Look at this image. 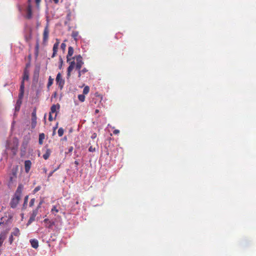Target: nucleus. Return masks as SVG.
I'll return each instance as SVG.
<instances>
[{
  "label": "nucleus",
  "mask_w": 256,
  "mask_h": 256,
  "mask_svg": "<svg viewBox=\"0 0 256 256\" xmlns=\"http://www.w3.org/2000/svg\"><path fill=\"white\" fill-rule=\"evenodd\" d=\"M37 6H38L41 0H35Z\"/></svg>",
  "instance_id": "nucleus-43"
},
{
  "label": "nucleus",
  "mask_w": 256,
  "mask_h": 256,
  "mask_svg": "<svg viewBox=\"0 0 256 256\" xmlns=\"http://www.w3.org/2000/svg\"><path fill=\"white\" fill-rule=\"evenodd\" d=\"M22 188L23 186L22 184H20L17 188V190L14 195L16 196H18V197L21 198Z\"/></svg>",
  "instance_id": "nucleus-13"
},
{
  "label": "nucleus",
  "mask_w": 256,
  "mask_h": 256,
  "mask_svg": "<svg viewBox=\"0 0 256 256\" xmlns=\"http://www.w3.org/2000/svg\"><path fill=\"white\" fill-rule=\"evenodd\" d=\"M36 108H35L32 114V124L31 126L32 129L34 128L36 125Z\"/></svg>",
  "instance_id": "nucleus-6"
},
{
  "label": "nucleus",
  "mask_w": 256,
  "mask_h": 256,
  "mask_svg": "<svg viewBox=\"0 0 256 256\" xmlns=\"http://www.w3.org/2000/svg\"><path fill=\"white\" fill-rule=\"evenodd\" d=\"M76 204H78V202H76Z\"/></svg>",
  "instance_id": "nucleus-53"
},
{
  "label": "nucleus",
  "mask_w": 256,
  "mask_h": 256,
  "mask_svg": "<svg viewBox=\"0 0 256 256\" xmlns=\"http://www.w3.org/2000/svg\"><path fill=\"white\" fill-rule=\"evenodd\" d=\"M17 170H18V168L17 167L15 169L13 168L12 170V174L14 178H16V177Z\"/></svg>",
  "instance_id": "nucleus-29"
},
{
  "label": "nucleus",
  "mask_w": 256,
  "mask_h": 256,
  "mask_svg": "<svg viewBox=\"0 0 256 256\" xmlns=\"http://www.w3.org/2000/svg\"><path fill=\"white\" fill-rule=\"evenodd\" d=\"M78 32L76 31L72 32V36L75 40L76 42L78 40Z\"/></svg>",
  "instance_id": "nucleus-23"
},
{
  "label": "nucleus",
  "mask_w": 256,
  "mask_h": 256,
  "mask_svg": "<svg viewBox=\"0 0 256 256\" xmlns=\"http://www.w3.org/2000/svg\"><path fill=\"white\" fill-rule=\"evenodd\" d=\"M61 49L63 51H64L66 48V44L64 43H62L60 46Z\"/></svg>",
  "instance_id": "nucleus-35"
},
{
  "label": "nucleus",
  "mask_w": 256,
  "mask_h": 256,
  "mask_svg": "<svg viewBox=\"0 0 256 256\" xmlns=\"http://www.w3.org/2000/svg\"><path fill=\"white\" fill-rule=\"evenodd\" d=\"M43 222L44 223V226L46 228H50L54 224V222L51 221L48 218H45Z\"/></svg>",
  "instance_id": "nucleus-10"
},
{
  "label": "nucleus",
  "mask_w": 256,
  "mask_h": 256,
  "mask_svg": "<svg viewBox=\"0 0 256 256\" xmlns=\"http://www.w3.org/2000/svg\"><path fill=\"white\" fill-rule=\"evenodd\" d=\"M90 91V88L88 86H86L83 90V94H86Z\"/></svg>",
  "instance_id": "nucleus-27"
},
{
  "label": "nucleus",
  "mask_w": 256,
  "mask_h": 256,
  "mask_svg": "<svg viewBox=\"0 0 256 256\" xmlns=\"http://www.w3.org/2000/svg\"><path fill=\"white\" fill-rule=\"evenodd\" d=\"M26 18L28 20H30L32 18V6L30 4H29L26 8Z\"/></svg>",
  "instance_id": "nucleus-8"
},
{
  "label": "nucleus",
  "mask_w": 256,
  "mask_h": 256,
  "mask_svg": "<svg viewBox=\"0 0 256 256\" xmlns=\"http://www.w3.org/2000/svg\"><path fill=\"white\" fill-rule=\"evenodd\" d=\"M55 4H58V2L59 0H52Z\"/></svg>",
  "instance_id": "nucleus-46"
},
{
  "label": "nucleus",
  "mask_w": 256,
  "mask_h": 256,
  "mask_svg": "<svg viewBox=\"0 0 256 256\" xmlns=\"http://www.w3.org/2000/svg\"><path fill=\"white\" fill-rule=\"evenodd\" d=\"M54 78H52L51 76H49L47 84V87L48 88L54 82Z\"/></svg>",
  "instance_id": "nucleus-24"
},
{
  "label": "nucleus",
  "mask_w": 256,
  "mask_h": 256,
  "mask_svg": "<svg viewBox=\"0 0 256 256\" xmlns=\"http://www.w3.org/2000/svg\"><path fill=\"white\" fill-rule=\"evenodd\" d=\"M96 136H97V134L96 133L94 132L91 136V138L92 139H94L96 138Z\"/></svg>",
  "instance_id": "nucleus-38"
},
{
  "label": "nucleus",
  "mask_w": 256,
  "mask_h": 256,
  "mask_svg": "<svg viewBox=\"0 0 256 256\" xmlns=\"http://www.w3.org/2000/svg\"><path fill=\"white\" fill-rule=\"evenodd\" d=\"M58 46H59L58 45V44H54L53 48H52L53 54L52 56V58H54L56 56V54H57L58 50Z\"/></svg>",
  "instance_id": "nucleus-17"
},
{
  "label": "nucleus",
  "mask_w": 256,
  "mask_h": 256,
  "mask_svg": "<svg viewBox=\"0 0 256 256\" xmlns=\"http://www.w3.org/2000/svg\"><path fill=\"white\" fill-rule=\"evenodd\" d=\"M34 202H35L34 198H32L30 200V204H29V206L30 207H32L34 205Z\"/></svg>",
  "instance_id": "nucleus-33"
},
{
  "label": "nucleus",
  "mask_w": 256,
  "mask_h": 256,
  "mask_svg": "<svg viewBox=\"0 0 256 256\" xmlns=\"http://www.w3.org/2000/svg\"><path fill=\"white\" fill-rule=\"evenodd\" d=\"M38 209H34L32 210L30 218L28 222L27 225L31 224L35 220L36 216L38 214Z\"/></svg>",
  "instance_id": "nucleus-5"
},
{
  "label": "nucleus",
  "mask_w": 256,
  "mask_h": 256,
  "mask_svg": "<svg viewBox=\"0 0 256 256\" xmlns=\"http://www.w3.org/2000/svg\"><path fill=\"white\" fill-rule=\"evenodd\" d=\"M24 92V84L23 82H21L20 89V93L18 94V100H22Z\"/></svg>",
  "instance_id": "nucleus-9"
},
{
  "label": "nucleus",
  "mask_w": 256,
  "mask_h": 256,
  "mask_svg": "<svg viewBox=\"0 0 256 256\" xmlns=\"http://www.w3.org/2000/svg\"><path fill=\"white\" fill-rule=\"evenodd\" d=\"M38 50H39V44L38 42L36 43V47H35V53L36 56L38 55Z\"/></svg>",
  "instance_id": "nucleus-30"
},
{
  "label": "nucleus",
  "mask_w": 256,
  "mask_h": 256,
  "mask_svg": "<svg viewBox=\"0 0 256 256\" xmlns=\"http://www.w3.org/2000/svg\"><path fill=\"white\" fill-rule=\"evenodd\" d=\"M22 104V100H17L16 106H15V111L18 112L20 110V106Z\"/></svg>",
  "instance_id": "nucleus-21"
},
{
  "label": "nucleus",
  "mask_w": 256,
  "mask_h": 256,
  "mask_svg": "<svg viewBox=\"0 0 256 256\" xmlns=\"http://www.w3.org/2000/svg\"><path fill=\"white\" fill-rule=\"evenodd\" d=\"M64 129L62 128H60L58 130V134L59 136H62V135L64 134Z\"/></svg>",
  "instance_id": "nucleus-28"
},
{
  "label": "nucleus",
  "mask_w": 256,
  "mask_h": 256,
  "mask_svg": "<svg viewBox=\"0 0 256 256\" xmlns=\"http://www.w3.org/2000/svg\"><path fill=\"white\" fill-rule=\"evenodd\" d=\"M53 172H51L50 174H49V176H52V173H53Z\"/></svg>",
  "instance_id": "nucleus-49"
},
{
  "label": "nucleus",
  "mask_w": 256,
  "mask_h": 256,
  "mask_svg": "<svg viewBox=\"0 0 256 256\" xmlns=\"http://www.w3.org/2000/svg\"><path fill=\"white\" fill-rule=\"evenodd\" d=\"M45 138V134L44 133H41L39 134L38 143L40 145L43 144L44 140Z\"/></svg>",
  "instance_id": "nucleus-20"
},
{
  "label": "nucleus",
  "mask_w": 256,
  "mask_h": 256,
  "mask_svg": "<svg viewBox=\"0 0 256 256\" xmlns=\"http://www.w3.org/2000/svg\"><path fill=\"white\" fill-rule=\"evenodd\" d=\"M20 199V197H18V196H16L14 195V196L11 200V202L10 203V206L12 208H16L19 202Z\"/></svg>",
  "instance_id": "nucleus-7"
},
{
  "label": "nucleus",
  "mask_w": 256,
  "mask_h": 256,
  "mask_svg": "<svg viewBox=\"0 0 256 256\" xmlns=\"http://www.w3.org/2000/svg\"><path fill=\"white\" fill-rule=\"evenodd\" d=\"M60 68L62 66V62H63L62 59L60 56Z\"/></svg>",
  "instance_id": "nucleus-41"
},
{
  "label": "nucleus",
  "mask_w": 256,
  "mask_h": 256,
  "mask_svg": "<svg viewBox=\"0 0 256 256\" xmlns=\"http://www.w3.org/2000/svg\"><path fill=\"white\" fill-rule=\"evenodd\" d=\"M120 133V130H115L113 132V134H117Z\"/></svg>",
  "instance_id": "nucleus-40"
},
{
  "label": "nucleus",
  "mask_w": 256,
  "mask_h": 256,
  "mask_svg": "<svg viewBox=\"0 0 256 256\" xmlns=\"http://www.w3.org/2000/svg\"><path fill=\"white\" fill-rule=\"evenodd\" d=\"M88 151L90 152H94L96 151V148H94L93 146H90L89 148H88Z\"/></svg>",
  "instance_id": "nucleus-36"
},
{
  "label": "nucleus",
  "mask_w": 256,
  "mask_h": 256,
  "mask_svg": "<svg viewBox=\"0 0 256 256\" xmlns=\"http://www.w3.org/2000/svg\"><path fill=\"white\" fill-rule=\"evenodd\" d=\"M43 202H44V200H40V202H39V204H40V205H42V204H43Z\"/></svg>",
  "instance_id": "nucleus-47"
},
{
  "label": "nucleus",
  "mask_w": 256,
  "mask_h": 256,
  "mask_svg": "<svg viewBox=\"0 0 256 256\" xmlns=\"http://www.w3.org/2000/svg\"><path fill=\"white\" fill-rule=\"evenodd\" d=\"M78 98L79 100L81 102H83L85 100V96H84V94H79L78 96Z\"/></svg>",
  "instance_id": "nucleus-26"
},
{
  "label": "nucleus",
  "mask_w": 256,
  "mask_h": 256,
  "mask_svg": "<svg viewBox=\"0 0 256 256\" xmlns=\"http://www.w3.org/2000/svg\"><path fill=\"white\" fill-rule=\"evenodd\" d=\"M41 188V186H38L34 188V189L33 190V194H34L36 192H37L38 191H39Z\"/></svg>",
  "instance_id": "nucleus-31"
},
{
  "label": "nucleus",
  "mask_w": 256,
  "mask_h": 256,
  "mask_svg": "<svg viewBox=\"0 0 256 256\" xmlns=\"http://www.w3.org/2000/svg\"><path fill=\"white\" fill-rule=\"evenodd\" d=\"M32 246L34 248H37L38 246V242L37 240L32 239L30 240Z\"/></svg>",
  "instance_id": "nucleus-14"
},
{
  "label": "nucleus",
  "mask_w": 256,
  "mask_h": 256,
  "mask_svg": "<svg viewBox=\"0 0 256 256\" xmlns=\"http://www.w3.org/2000/svg\"><path fill=\"white\" fill-rule=\"evenodd\" d=\"M14 236H12V234L10 235V236L9 238V242L10 243V244H12V242H13L14 241V238H13Z\"/></svg>",
  "instance_id": "nucleus-37"
},
{
  "label": "nucleus",
  "mask_w": 256,
  "mask_h": 256,
  "mask_svg": "<svg viewBox=\"0 0 256 256\" xmlns=\"http://www.w3.org/2000/svg\"><path fill=\"white\" fill-rule=\"evenodd\" d=\"M56 81L60 88L62 90L64 84V80L62 78V76L60 72L58 74Z\"/></svg>",
  "instance_id": "nucleus-4"
},
{
  "label": "nucleus",
  "mask_w": 256,
  "mask_h": 256,
  "mask_svg": "<svg viewBox=\"0 0 256 256\" xmlns=\"http://www.w3.org/2000/svg\"><path fill=\"white\" fill-rule=\"evenodd\" d=\"M99 112V110L98 109L96 110L95 113L98 114Z\"/></svg>",
  "instance_id": "nucleus-48"
},
{
  "label": "nucleus",
  "mask_w": 256,
  "mask_h": 256,
  "mask_svg": "<svg viewBox=\"0 0 256 256\" xmlns=\"http://www.w3.org/2000/svg\"><path fill=\"white\" fill-rule=\"evenodd\" d=\"M49 32L48 24H47L45 26L43 32L42 42L44 44H46L48 41Z\"/></svg>",
  "instance_id": "nucleus-3"
},
{
  "label": "nucleus",
  "mask_w": 256,
  "mask_h": 256,
  "mask_svg": "<svg viewBox=\"0 0 256 256\" xmlns=\"http://www.w3.org/2000/svg\"><path fill=\"white\" fill-rule=\"evenodd\" d=\"M56 128H57V126H55V128H54V130H55V129H56Z\"/></svg>",
  "instance_id": "nucleus-52"
},
{
  "label": "nucleus",
  "mask_w": 256,
  "mask_h": 256,
  "mask_svg": "<svg viewBox=\"0 0 256 256\" xmlns=\"http://www.w3.org/2000/svg\"><path fill=\"white\" fill-rule=\"evenodd\" d=\"M75 164H78V162H76H76H75Z\"/></svg>",
  "instance_id": "nucleus-51"
},
{
  "label": "nucleus",
  "mask_w": 256,
  "mask_h": 256,
  "mask_svg": "<svg viewBox=\"0 0 256 256\" xmlns=\"http://www.w3.org/2000/svg\"><path fill=\"white\" fill-rule=\"evenodd\" d=\"M31 38V36H26V40L27 42H28Z\"/></svg>",
  "instance_id": "nucleus-42"
},
{
  "label": "nucleus",
  "mask_w": 256,
  "mask_h": 256,
  "mask_svg": "<svg viewBox=\"0 0 256 256\" xmlns=\"http://www.w3.org/2000/svg\"><path fill=\"white\" fill-rule=\"evenodd\" d=\"M8 231L4 230L0 234V247L2 246L4 241L6 238Z\"/></svg>",
  "instance_id": "nucleus-11"
},
{
  "label": "nucleus",
  "mask_w": 256,
  "mask_h": 256,
  "mask_svg": "<svg viewBox=\"0 0 256 256\" xmlns=\"http://www.w3.org/2000/svg\"><path fill=\"white\" fill-rule=\"evenodd\" d=\"M11 234L14 236H18L20 234L19 229L17 228H15Z\"/></svg>",
  "instance_id": "nucleus-22"
},
{
  "label": "nucleus",
  "mask_w": 256,
  "mask_h": 256,
  "mask_svg": "<svg viewBox=\"0 0 256 256\" xmlns=\"http://www.w3.org/2000/svg\"><path fill=\"white\" fill-rule=\"evenodd\" d=\"M51 212H58V209H57L56 206H52V208Z\"/></svg>",
  "instance_id": "nucleus-34"
},
{
  "label": "nucleus",
  "mask_w": 256,
  "mask_h": 256,
  "mask_svg": "<svg viewBox=\"0 0 256 256\" xmlns=\"http://www.w3.org/2000/svg\"><path fill=\"white\" fill-rule=\"evenodd\" d=\"M12 178H13V177H12V176H10V180L11 182H12Z\"/></svg>",
  "instance_id": "nucleus-50"
},
{
  "label": "nucleus",
  "mask_w": 256,
  "mask_h": 256,
  "mask_svg": "<svg viewBox=\"0 0 256 256\" xmlns=\"http://www.w3.org/2000/svg\"><path fill=\"white\" fill-rule=\"evenodd\" d=\"M29 78L28 73L26 70H24L23 74L22 80L21 82L24 84L25 80H28Z\"/></svg>",
  "instance_id": "nucleus-19"
},
{
  "label": "nucleus",
  "mask_w": 256,
  "mask_h": 256,
  "mask_svg": "<svg viewBox=\"0 0 256 256\" xmlns=\"http://www.w3.org/2000/svg\"><path fill=\"white\" fill-rule=\"evenodd\" d=\"M51 152H52L50 148H47L45 154H44L42 156L43 158L45 160H48L49 158V157L51 154Z\"/></svg>",
  "instance_id": "nucleus-16"
},
{
  "label": "nucleus",
  "mask_w": 256,
  "mask_h": 256,
  "mask_svg": "<svg viewBox=\"0 0 256 256\" xmlns=\"http://www.w3.org/2000/svg\"><path fill=\"white\" fill-rule=\"evenodd\" d=\"M74 54V48L72 46H69L68 48V52L67 54V61L68 62L70 60V56H72Z\"/></svg>",
  "instance_id": "nucleus-15"
},
{
  "label": "nucleus",
  "mask_w": 256,
  "mask_h": 256,
  "mask_svg": "<svg viewBox=\"0 0 256 256\" xmlns=\"http://www.w3.org/2000/svg\"><path fill=\"white\" fill-rule=\"evenodd\" d=\"M28 198V196H25L24 199V204H23L24 206H25L27 204Z\"/></svg>",
  "instance_id": "nucleus-32"
},
{
  "label": "nucleus",
  "mask_w": 256,
  "mask_h": 256,
  "mask_svg": "<svg viewBox=\"0 0 256 256\" xmlns=\"http://www.w3.org/2000/svg\"><path fill=\"white\" fill-rule=\"evenodd\" d=\"M29 0V2L30 1V0Z\"/></svg>",
  "instance_id": "nucleus-54"
},
{
  "label": "nucleus",
  "mask_w": 256,
  "mask_h": 256,
  "mask_svg": "<svg viewBox=\"0 0 256 256\" xmlns=\"http://www.w3.org/2000/svg\"><path fill=\"white\" fill-rule=\"evenodd\" d=\"M18 142L17 138H14L12 140H8L6 146V150H10L12 156H14L18 152Z\"/></svg>",
  "instance_id": "nucleus-2"
},
{
  "label": "nucleus",
  "mask_w": 256,
  "mask_h": 256,
  "mask_svg": "<svg viewBox=\"0 0 256 256\" xmlns=\"http://www.w3.org/2000/svg\"><path fill=\"white\" fill-rule=\"evenodd\" d=\"M60 43V40H58V39L56 38V42H55V44H58V46H59Z\"/></svg>",
  "instance_id": "nucleus-44"
},
{
  "label": "nucleus",
  "mask_w": 256,
  "mask_h": 256,
  "mask_svg": "<svg viewBox=\"0 0 256 256\" xmlns=\"http://www.w3.org/2000/svg\"><path fill=\"white\" fill-rule=\"evenodd\" d=\"M41 206L42 205H40V204H38V206H37L36 209H38V210L41 208Z\"/></svg>",
  "instance_id": "nucleus-45"
},
{
  "label": "nucleus",
  "mask_w": 256,
  "mask_h": 256,
  "mask_svg": "<svg viewBox=\"0 0 256 256\" xmlns=\"http://www.w3.org/2000/svg\"><path fill=\"white\" fill-rule=\"evenodd\" d=\"M60 108V105L58 104L56 105L53 104L50 108V113L53 114L56 112V109Z\"/></svg>",
  "instance_id": "nucleus-18"
},
{
  "label": "nucleus",
  "mask_w": 256,
  "mask_h": 256,
  "mask_svg": "<svg viewBox=\"0 0 256 256\" xmlns=\"http://www.w3.org/2000/svg\"><path fill=\"white\" fill-rule=\"evenodd\" d=\"M88 72V70L86 68H84L82 70H78V77L80 78L82 74H84L85 72Z\"/></svg>",
  "instance_id": "nucleus-25"
},
{
  "label": "nucleus",
  "mask_w": 256,
  "mask_h": 256,
  "mask_svg": "<svg viewBox=\"0 0 256 256\" xmlns=\"http://www.w3.org/2000/svg\"><path fill=\"white\" fill-rule=\"evenodd\" d=\"M73 59H76V62L74 60H73L70 63V66H68L67 70V77L68 78H70V73L72 71L74 68V66H76V70H80L82 68V65L84 64V62L82 61V56L79 54L75 56L72 58Z\"/></svg>",
  "instance_id": "nucleus-1"
},
{
  "label": "nucleus",
  "mask_w": 256,
  "mask_h": 256,
  "mask_svg": "<svg viewBox=\"0 0 256 256\" xmlns=\"http://www.w3.org/2000/svg\"><path fill=\"white\" fill-rule=\"evenodd\" d=\"M52 114H50H50H49L48 120H49L50 122H52V120H53V118H52Z\"/></svg>",
  "instance_id": "nucleus-39"
},
{
  "label": "nucleus",
  "mask_w": 256,
  "mask_h": 256,
  "mask_svg": "<svg viewBox=\"0 0 256 256\" xmlns=\"http://www.w3.org/2000/svg\"><path fill=\"white\" fill-rule=\"evenodd\" d=\"M32 166V162L30 160H26L24 162V168L25 172L26 173H28L30 169Z\"/></svg>",
  "instance_id": "nucleus-12"
}]
</instances>
